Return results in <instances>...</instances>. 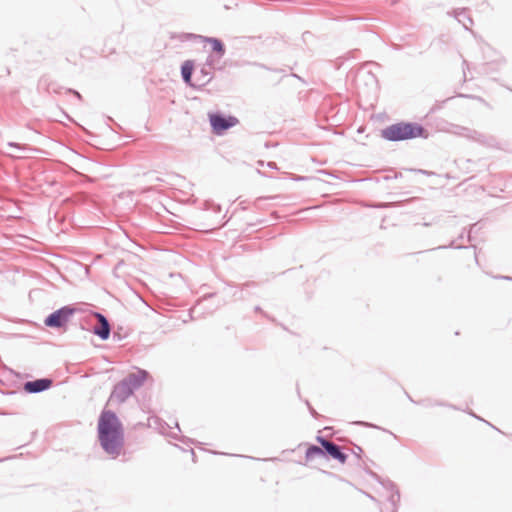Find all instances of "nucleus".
I'll use <instances>...</instances> for the list:
<instances>
[{
  "mask_svg": "<svg viewBox=\"0 0 512 512\" xmlns=\"http://www.w3.org/2000/svg\"><path fill=\"white\" fill-rule=\"evenodd\" d=\"M495 278L496 279L507 280V281H512V277L511 276L498 275V276H495Z\"/></svg>",
  "mask_w": 512,
  "mask_h": 512,
  "instance_id": "35",
  "label": "nucleus"
},
{
  "mask_svg": "<svg viewBox=\"0 0 512 512\" xmlns=\"http://www.w3.org/2000/svg\"><path fill=\"white\" fill-rule=\"evenodd\" d=\"M358 451L361 452L362 449L359 446H356L355 452H358Z\"/></svg>",
  "mask_w": 512,
  "mask_h": 512,
  "instance_id": "42",
  "label": "nucleus"
},
{
  "mask_svg": "<svg viewBox=\"0 0 512 512\" xmlns=\"http://www.w3.org/2000/svg\"><path fill=\"white\" fill-rule=\"evenodd\" d=\"M221 58L222 57H216V54H210L203 65L209 67L212 70L215 68V65L220 61Z\"/></svg>",
  "mask_w": 512,
  "mask_h": 512,
  "instance_id": "21",
  "label": "nucleus"
},
{
  "mask_svg": "<svg viewBox=\"0 0 512 512\" xmlns=\"http://www.w3.org/2000/svg\"><path fill=\"white\" fill-rule=\"evenodd\" d=\"M8 146L12 147V148H16L21 151H27L30 149L27 145H21L17 142H8Z\"/></svg>",
  "mask_w": 512,
  "mask_h": 512,
  "instance_id": "24",
  "label": "nucleus"
},
{
  "mask_svg": "<svg viewBox=\"0 0 512 512\" xmlns=\"http://www.w3.org/2000/svg\"><path fill=\"white\" fill-rule=\"evenodd\" d=\"M434 405L446 406V405H445V404H443V403H435Z\"/></svg>",
  "mask_w": 512,
  "mask_h": 512,
  "instance_id": "45",
  "label": "nucleus"
},
{
  "mask_svg": "<svg viewBox=\"0 0 512 512\" xmlns=\"http://www.w3.org/2000/svg\"><path fill=\"white\" fill-rule=\"evenodd\" d=\"M449 248H453V249H466L468 248L467 246H463V245H456L455 244V241H451L448 245H440L436 248H432V249H428V250H425V252H430V251H434V250H444V249H449ZM421 253H424V251H419V252H416L415 254H421Z\"/></svg>",
  "mask_w": 512,
  "mask_h": 512,
  "instance_id": "17",
  "label": "nucleus"
},
{
  "mask_svg": "<svg viewBox=\"0 0 512 512\" xmlns=\"http://www.w3.org/2000/svg\"><path fill=\"white\" fill-rule=\"evenodd\" d=\"M366 495H367L371 500L376 501V499H375L372 495H370V494H366Z\"/></svg>",
  "mask_w": 512,
  "mask_h": 512,
  "instance_id": "41",
  "label": "nucleus"
},
{
  "mask_svg": "<svg viewBox=\"0 0 512 512\" xmlns=\"http://www.w3.org/2000/svg\"><path fill=\"white\" fill-rule=\"evenodd\" d=\"M76 312L77 308L75 305H64L48 314L44 318V325L55 330H66L68 323Z\"/></svg>",
  "mask_w": 512,
  "mask_h": 512,
  "instance_id": "3",
  "label": "nucleus"
},
{
  "mask_svg": "<svg viewBox=\"0 0 512 512\" xmlns=\"http://www.w3.org/2000/svg\"><path fill=\"white\" fill-rule=\"evenodd\" d=\"M429 135V131L422 124L414 121H399L380 130L381 138L389 142L428 139Z\"/></svg>",
  "mask_w": 512,
  "mask_h": 512,
  "instance_id": "2",
  "label": "nucleus"
},
{
  "mask_svg": "<svg viewBox=\"0 0 512 512\" xmlns=\"http://www.w3.org/2000/svg\"><path fill=\"white\" fill-rule=\"evenodd\" d=\"M208 120L212 133L217 136L224 135L230 128L236 126L239 123V120L236 116L225 114L222 111L209 112Z\"/></svg>",
  "mask_w": 512,
  "mask_h": 512,
  "instance_id": "4",
  "label": "nucleus"
},
{
  "mask_svg": "<svg viewBox=\"0 0 512 512\" xmlns=\"http://www.w3.org/2000/svg\"><path fill=\"white\" fill-rule=\"evenodd\" d=\"M457 97H460V98H470V99H477V100H483L481 97L479 96H475V95H470V94H464V93H458L457 94Z\"/></svg>",
  "mask_w": 512,
  "mask_h": 512,
  "instance_id": "28",
  "label": "nucleus"
},
{
  "mask_svg": "<svg viewBox=\"0 0 512 512\" xmlns=\"http://www.w3.org/2000/svg\"><path fill=\"white\" fill-rule=\"evenodd\" d=\"M325 455L330 456L331 458L339 461L342 464H344L348 458L347 454L342 451L341 447L335 444L334 442H331L325 448Z\"/></svg>",
  "mask_w": 512,
  "mask_h": 512,
  "instance_id": "14",
  "label": "nucleus"
},
{
  "mask_svg": "<svg viewBox=\"0 0 512 512\" xmlns=\"http://www.w3.org/2000/svg\"><path fill=\"white\" fill-rule=\"evenodd\" d=\"M474 258H475V262L477 265H479V262H478V256H477V253L476 251L474 252Z\"/></svg>",
  "mask_w": 512,
  "mask_h": 512,
  "instance_id": "39",
  "label": "nucleus"
},
{
  "mask_svg": "<svg viewBox=\"0 0 512 512\" xmlns=\"http://www.w3.org/2000/svg\"><path fill=\"white\" fill-rule=\"evenodd\" d=\"M381 484L386 490L390 492V495L388 496L390 512H397L398 502L400 500L399 490L396 488V485L390 480L381 482Z\"/></svg>",
  "mask_w": 512,
  "mask_h": 512,
  "instance_id": "9",
  "label": "nucleus"
},
{
  "mask_svg": "<svg viewBox=\"0 0 512 512\" xmlns=\"http://www.w3.org/2000/svg\"><path fill=\"white\" fill-rule=\"evenodd\" d=\"M201 43L210 44L211 54H216V57H224L226 54V46L220 38L204 36L201 38Z\"/></svg>",
  "mask_w": 512,
  "mask_h": 512,
  "instance_id": "10",
  "label": "nucleus"
},
{
  "mask_svg": "<svg viewBox=\"0 0 512 512\" xmlns=\"http://www.w3.org/2000/svg\"><path fill=\"white\" fill-rule=\"evenodd\" d=\"M356 425L365 426V427H376L375 425H372L370 423L364 422V421H356L354 422Z\"/></svg>",
  "mask_w": 512,
  "mask_h": 512,
  "instance_id": "33",
  "label": "nucleus"
},
{
  "mask_svg": "<svg viewBox=\"0 0 512 512\" xmlns=\"http://www.w3.org/2000/svg\"><path fill=\"white\" fill-rule=\"evenodd\" d=\"M93 315L99 321V326L93 327L91 332L98 336L102 341L108 340L112 333V327L108 318L100 312H94Z\"/></svg>",
  "mask_w": 512,
  "mask_h": 512,
  "instance_id": "6",
  "label": "nucleus"
},
{
  "mask_svg": "<svg viewBox=\"0 0 512 512\" xmlns=\"http://www.w3.org/2000/svg\"><path fill=\"white\" fill-rule=\"evenodd\" d=\"M367 74L373 83H377L376 77L371 72H367Z\"/></svg>",
  "mask_w": 512,
  "mask_h": 512,
  "instance_id": "36",
  "label": "nucleus"
},
{
  "mask_svg": "<svg viewBox=\"0 0 512 512\" xmlns=\"http://www.w3.org/2000/svg\"><path fill=\"white\" fill-rule=\"evenodd\" d=\"M463 237H464V234H463V233H461V234L458 236V239H463Z\"/></svg>",
  "mask_w": 512,
  "mask_h": 512,
  "instance_id": "44",
  "label": "nucleus"
},
{
  "mask_svg": "<svg viewBox=\"0 0 512 512\" xmlns=\"http://www.w3.org/2000/svg\"><path fill=\"white\" fill-rule=\"evenodd\" d=\"M203 206H204L205 210H211V211H213L214 213H217V214L221 213V211H222L221 205L217 204V203H214L211 200H206L203 203Z\"/></svg>",
  "mask_w": 512,
  "mask_h": 512,
  "instance_id": "20",
  "label": "nucleus"
},
{
  "mask_svg": "<svg viewBox=\"0 0 512 512\" xmlns=\"http://www.w3.org/2000/svg\"><path fill=\"white\" fill-rule=\"evenodd\" d=\"M452 13L457 21L461 23L466 30H470V26L473 25V20L468 15L467 8L454 9Z\"/></svg>",
  "mask_w": 512,
  "mask_h": 512,
  "instance_id": "15",
  "label": "nucleus"
},
{
  "mask_svg": "<svg viewBox=\"0 0 512 512\" xmlns=\"http://www.w3.org/2000/svg\"><path fill=\"white\" fill-rule=\"evenodd\" d=\"M201 38H204L203 35L194 34V33H181L178 39L182 42L185 41H196L201 43Z\"/></svg>",
  "mask_w": 512,
  "mask_h": 512,
  "instance_id": "18",
  "label": "nucleus"
},
{
  "mask_svg": "<svg viewBox=\"0 0 512 512\" xmlns=\"http://www.w3.org/2000/svg\"><path fill=\"white\" fill-rule=\"evenodd\" d=\"M112 334V338H113V341H122L124 336L121 335V333L119 331H114Z\"/></svg>",
  "mask_w": 512,
  "mask_h": 512,
  "instance_id": "29",
  "label": "nucleus"
},
{
  "mask_svg": "<svg viewBox=\"0 0 512 512\" xmlns=\"http://www.w3.org/2000/svg\"><path fill=\"white\" fill-rule=\"evenodd\" d=\"M316 440H317L318 443H320L321 447L324 448V449L332 442V441L327 440L323 436H317Z\"/></svg>",
  "mask_w": 512,
  "mask_h": 512,
  "instance_id": "27",
  "label": "nucleus"
},
{
  "mask_svg": "<svg viewBox=\"0 0 512 512\" xmlns=\"http://www.w3.org/2000/svg\"><path fill=\"white\" fill-rule=\"evenodd\" d=\"M223 291H224L226 294H231V295H232V297H235V298H237V299H240V300L245 299L244 294H243V292H242V291H237V290H235L233 293H231V292L229 291V287H225V288L223 289Z\"/></svg>",
  "mask_w": 512,
  "mask_h": 512,
  "instance_id": "22",
  "label": "nucleus"
},
{
  "mask_svg": "<svg viewBox=\"0 0 512 512\" xmlns=\"http://www.w3.org/2000/svg\"><path fill=\"white\" fill-rule=\"evenodd\" d=\"M358 451L361 452L362 449L359 446H356L355 452H358Z\"/></svg>",
  "mask_w": 512,
  "mask_h": 512,
  "instance_id": "43",
  "label": "nucleus"
},
{
  "mask_svg": "<svg viewBox=\"0 0 512 512\" xmlns=\"http://www.w3.org/2000/svg\"><path fill=\"white\" fill-rule=\"evenodd\" d=\"M148 372L145 370H138L128 374L124 379L130 384V387L135 391L139 389L145 382Z\"/></svg>",
  "mask_w": 512,
  "mask_h": 512,
  "instance_id": "11",
  "label": "nucleus"
},
{
  "mask_svg": "<svg viewBox=\"0 0 512 512\" xmlns=\"http://www.w3.org/2000/svg\"><path fill=\"white\" fill-rule=\"evenodd\" d=\"M306 405L308 406L311 415L316 417L317 416L316 410L310 405V403L308 401H306Z\"/></svg>",
  "mask_w": 512,
  "mask_h": 512,
  "instance_id": "34",
  "label": "nucleus"
},
{
  "mask_svg": "<svg viewBox=\"0 0 512 512\" xmlns=\"http://www.w3.org/2000/svg\"><path fill=\"white\" fill-rule=\"evenodd\" d=\"M449 407H451L452 409H458L456 406L454 405H449Z\"/></svg>",
  "mask_w": 512,
  "mask_h": 512,
  "instance_id": "46",
  "label": "nucleus"
},
{
  "mask_svg": "<svg viewBox=\"0 0 512 512\" xmlns=\"http://www.w3.org/2000/svg\"><path fill=\"white\" fill-rule=\"evenodd\" d=\"M451 98H447L446 100L442 101V102H436L429 110L428 114H432V113H435L436 111L442 109L443 107V104L450 100Z\"/></svg>",
  "mask_w": 512,
  "mask_h": 512,
  "instance_id": "23",
  "label": "nucleus"
},
{
  "mask_svg": "<svg viewBox=\"0 0 512 512\" xmlns=\"http://www.w3.org/2000/svg\"><path fill=\"white\" fill-rule=\"evenodd\" d=\"M225 303H226V301H223L222 303H218L214 307H210V308H207V309H204V310L200 311L198 317L201 316V315H204L205 313L213 312L214 310L218 309L221 305H224Z\"/></svg>",
  "mask_w": 512,
  "mask_h": 512,
  "instance_id": "26",
  "label": "nucleus"
},
{
  "mask_svg": "<svg viewBox=\"0 0 512 512\" xmlns=\"http://www.w3.org/2000/svg\"><path fill=\"white\" fill-rule=\"evenodd\" d=\"M397 206H400L399 202H384V203H378L374 207L388 208V207H397Z\"/></svg>",
  "mask_w": 512,
  "mask_h": 512,
  "instance_id": "25",
  "label": "nucleus"
},
{
  "mask_svg": "<svg viewBox=\"0 0 512 512\" xmlns=\"http://www.w3.org/2000/svg\"><path fill=\"white\" fill-rule=\"evenodd\" d=\"M459 128V132H457V134L467 138V139H470V140H473L475 142H478L480 144H488V137L476 130H473V129H469V128H466V127H458Z\"/></svg>",
  "mask_w": 512,
  "mask_h": 512,
  "instance_id": "13",
  "label": "nucleus"
},
{
  "mask_svg": "<svg viewBox=\"0 0 512 512\" xmlns=\"http://www.w3.org/2000/svg\"><path fill=\"white\" fill-rule=\"evenodd\" d=\"M467 237H468V240H469V241H471V240H472L470 233L468 234V236H467Z\"/></svg>",
  "mask_w": 512,
  "mask_h": 512,
  "instance_id": "47",
  "label": "nucleus"
},
{
  "mask_svg": "<svg viewBox=\"0 0 512 512\" xmlns=\"http://www.w3.org/2000/svg\"><path fill=\"white\" fill-rule=\"evenodd\" d=\"M213 79L212 71L209 67L202 65L199 69V75L196 77L194 89L201 90Z\"/></svg>",
  "mask_w": 512,
  "mask_h": 512,
  "instance_id": "12",
  "label": "nucleus"
},
{
  "mask_svg": "<svg viewBox=\"0 0 512 512\" xmlns=\"http://www.w3.org/2000/svg\"><path fill=\"white\" fill-rule=\"evenodd\" d=\"M175 426H176V427L178 428V430L180 431V428H179V425H178V423H177V422L175 423Z\"/></svg>",
  "mask_w": 512,
  "mask_h": 512,
  "instance_id": "49",
  "label": "nucleus"
},
{
  "mask_svg": "<svg viewBox=\"0 0 512 512\" xmlns=\"http://www.w3.org/2000/svg\"><path fill=\"white\" fill-rule=\"evenodd\" d=\"M409 171L416 172V173H421V174H424V175H431V172H429L427 170H423V169H409Z\"/></svg>",
  "mask_w": 512,
  "mask_h": 512,
  "instance_id": "32",
  "label": "nucleus"
},
{
  "mask_svg": "<svg viewBox=\"0 0 512 512\" xmlns=\"http://www.w3.org/2000/svg\"><path fill=\"white\" fill-rule=\"evenodd\" d=\"M133 393L134 390L130 387V384L123 378L114 386L110 395V400L121 404L124 403Z\"/></svg>",
  "mask_w": 512,
  "mask_h": 512,
  "instance_id": "5",
  "label": "nucleus"
},
{
  "mask_svg": "<svg viewBox=\"0 0 512 512\" xmlns=\"http://www.w3.org/2000/svg\"><path fill=\"white\" fill-rule=\"evenodd\" d=\"M50 378H39L24 383V391L29 394L41 393L48 390L52 386Z\"/></svg>",
  "mask_w": 512,
  "mask_h": 512,
  "instance_id": "7",
  "label": "nucleus"
},
{
  "mask_svg": "<svg viewBox=\"0 0 512 512\" xmlns=\"http://www.w3.org/2000/svg\"><path fill=\"white\" fill-rule=\"evenodd\" d=\"M318 456H325V449L317 445H310L305 453L306 460L310 461Z\"/></svg>",
  "mask_w": 512,
  "mask_h": 512,
  "instance_id": "16",
  "label": "nucleus"
},
{
  "mask_svg": "<svg viewBox=\"0 0 512 512\" xmlns=\"http://www.w3.org/2000/svg\"><path fill=\"white\" fill-rule=\"evenodd\" d=\"M470 414H471V416H474V417H476L477 419H480V418H479V417H477L474 413H472V412H471Z\"/></svg>",
  "mask_w": 512,
  "mask_h": 512,
  "instance_id": "48",
  "label": "nucleus"
},
{
  "mask_svg": "<svg viewBox=\"0 0 512 512\" xmlns=\"http://www.w3.org/2000/svg\"><path fill=\"white\" fill-rule=\"evenodd\" d=\"M67 92L73 94L78 100H82V95L77 90L69 88Z\"/></svg>",
  "mask_w": 512,
  "mask_h": 512,
  "instance_id": "30",
  "label": "nucleus"
},
{
  "mask_svg": "<svg viewBox=\"0 0 512 512\" xmlns=\"http://www.w3.org/2000/svg\"><path fill=\"white\" fill-rule=\"evenodd\" d=\"M254 311L257 313H261L266 318H270V316L265 311H263L259 305L254 307Z\"/></svg>",
  "mask_w": 512,
  "mask_h": 512,
  "instance_id": "31",
  "label": "nucleus"
},
{
  "mask_svg": "<svg viewBox=\"0 0 512 512\" xmlns=\"http://www.w3.org/2000/svg\"><path fill=\"white\" fill-rule=\"evenodd\" d=\"M215 295H216V293H215V292H211V293H207V294H205L203 297H201V298L198 300V302H197L196 306H195V307H193V308L190 310V313H189L190 318H191V319H194V318H195V317H194V314H196V313L198 312V307L202 304V302H203V301H205V300H207V299H209V298H212V297H214Z\"/></svg>",
  "mask_w": 512,
  "mask_h": 512,
  "instance_id": "19",
  "label": "nucleus"
},
{
  "mask_svg": "<svg viewBox=\"0 0 512 512\" xmlns=\"http://www.w3.org/2000/svg\"><path fill=\"white\" fill-rule=\"evenodd\" d=\"M251 286H255V282H252V281L246 282V283L243 285V288H244V287H251Z\"/></svg>",
  "mask_w": 512,
  "mask_h": 512,
  "instance_id": "38",
  "label": "nucleus"
},
{
  "mask_svg": "<svg viewBox=\"0 0 512 512\" xmlns=\"http://www.w3.org/2000/svg\"><path fill=\"white\" fill-rule=\"evenodd\" d=\"M97 437L102 450L112 459L122 454L125 444L124 427L114 411L101 412L97 424Z\"/></svg>",
  "mask_w": 512,
  "mask_h": 512,
  "instance_id": "1",
  "label": "nucleus"
},
{
  "mask_svg": "<svg viewBox=\"0 0 512 512\" xmlns=\"http://www.w3.org/2000/svg\"><path fill=\"white\" fill-rule=\"evenodd\" d=\"M422 225H423V226H425V227H428V226H430V225H431V223H429V222H424V223H422Z\"/></svg>",
  "mask_w": 512,
  "mask_h": 512,
  "instance_id": "40",
  "label": "nucleus"
},
{
  "mask_svg": "<svg viewBox=\"0 0 512 512\" xmlns=\"http://www.w3.org/2000/svg\"><path fill=\"white\" fill-rule=\"evenodd\" d=\"M400 176H401V173H399V174L396 173V174H394V176H386L385 179L386 180L397 179Z\"/></svg>",
  "mask_w": 512,
  "mask_h": 512,
  "instance_id": "37",
  "label": "nucleus"
},
{
  "mask_svg": "<svg viewBox=\"0 0 512 512\" xmlns=\"http://www.w3.org/2000/svg\"><path fill=\"white\" fill-rule=\"evenodd\" d=\"M195 70V62L194 60H185L180 67V73L183 82L194 89L195 82L193 81V73Z\"/></svg>",
  "mask_w": 512,
  "mask_h": 512,
  "instance_id": "8",
  "label": "nucleus"
}]
</instances>
